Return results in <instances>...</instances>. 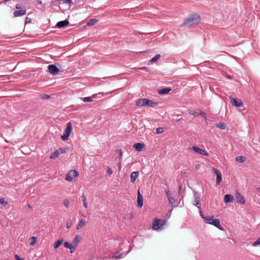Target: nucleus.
Returning a JSON list of instances; mask_svg holds the SVG:
<instances>
[{"label": "nucleus", "instance_id": "nucleus-1", "mask_svg": "<svg viewBox=\"0 0 260 260\" xmlns=\"http://www.w3.org/2000/svg\"><path fill=\"white\" fill-rule=\"evenodd\" d=\"M201 21V18L199 15L195 14L190 15L185 20L182 25L188 28L191 27L199 24Z\"/></svg>", "mask_w": 260, "mask_h": 260}, {"label": "nucleus", "instance_id": "nucleus-2", "mask_svg": "<svg viewBox=\"0 0 260 260\" xmlns=\"http://www.w3.org/2000/svg\"><path fill=\"white\" fill-rule=\"evenodd\" d=\"M213 216H207L205 218L204 222L206 223L213 225L220 230H223V229L220 224V220L218 219H213Z\"/></svg>", "mask_w": 260, "mask_h": 260}, {"label": "nucleus", "instance_id": "nucleus-3", "mask_svg": "<svg viewBox=\"0 0 260 260\" xmlns=\"http://www.w3.org/2000/svg\"><path fill=\"white\" fill-rule=\"evenodd\" d=\"M72 129V126L71 122L67 124V127L63 132V135L61 136V139L65 141L69 137Z\"/></svg>", "mask_w": 260, "mask_h": 260}, {"label": "nucleus", "instance_id": "nucleus-4", "mask_svg": "<svg viewBox=\"0 0 260 260\" xmlns=\"http://www.w3.org/2000/svg\"><path fill=\"white\" fill-rule=\"evenodd\" d=\"M165 224V220H162V219H154V220L153 222L152 228L155 230H158L161 228V226L164 225Z\"/></svg>", "mask_w": 260, "mask_h": 260}, {"label": "nucleus", "instance_id": "nucleus-5", "mask_svg": "<svg viewBox=\"0 0 260 260\" xmlns=\"http://www.w3.org/2000/svg\"><path fill=\"white\" fill-rule=\"evenodd\" d=\"M78 172L75 170H71L66 176V180L68 181H72L74 178L78 176Z\"/></svg>", "mask_w": 260, "mask_h": 260}, {"label": "nucleus", "instance_id": "nucleus-6", "mask_svg": "<svg viewBox=\"0 0 260 260\" xmlns=\"http://www.w3.org/2000/svg\"><path fill=\"white\" fill-rule=\"evenodd\" d=\"M231 104L236 107H242L243 106V102L241 100L236 99L234 97L230 96L229 98Z\"/></svg>", "mask_w": 260, "mask_h": 260}, {"label": "nucleus", "instance_id": "nucleus-7", "mask_svg": "<svg viewBox=\"0 0 260 260\" xmlns=\"http://www.w3.org/2000/svg\"><path fill=\"white\" fill-rule=\"evenodd\" d=\"M49 72L52 75H57L59 72V69L54 64H49L48 66Z\"/></svg>", "mask_w": 260, "mask_h": 260}, {"label": "nucleus", "instance_id": "nucleus-8", "mask_svg": "<svg viewBox=\"0 0 260 260\" xmlns=\"http://www.w3.org/2000/svg\"><path fill=\"white\" fill-rule=\"evenodd\" d=\"M213 172L216 175V184L218 185L222 180V175L220 172L216 168L213 169Z\"/></svg>", "mask_w": 260, "mask_h": 260}, {"label": "nucleus", "instance_id": "nucleus-9", "mask_svg": "<svg viewBox=\"0 0 260 260\" xmlns=\"http://www.w3.org/2000/svg\"><path fill=\"white\" fill-rule=\"evenodd\" d=\"M191 149H192L194 150V151L198 154H200L205 156L208 155V153L205 150H203L197 146H192Z\"/></svg>", "mask_w": 260, "mask_h": 260}, {"label": "nucleus", "instance_id": "nucleus-10", "mask_svg": "<svg viewBox=\"0 0 260 260\" xmlns=\"http://www.w3.org/2000/svg\"><path fill=\"white\" fill-rule=\"evenodd\" d=\"M148 100L146 99H140L137 101L136 105L138 107L147 106Z\"/></svg>", "mask_w": 260, "mask_h": 260}, {"label": "nucleus", "instance_id": "nucleus-11", "mask_svg": "<svg viewBox=\"0 0 260 260\" xmlns=\"http://www.w3.org/2000/svg\"><path fill=\"white\" fill-rule=\"evenodd\" d=\"M26 12V9H21V10L14 11L13 14L15 17H17L24 15Z\"/></svg>", "mask_w": 260, "mask_h": 260}, {"label": "nucleus", "instance_id": "nucleus-12", "mask_svg": "<svg viewBox=\"0 0 260 260\" xmlns=\"http://www.w3.org/2000/svg\"><path fill=\"white\" fill-rule=\"evenodd\" d=\"M69 23V21L66 19L65 20L60 21L57 23L56 26L57 28H62L67 26Z\"/></svg>", "mask_w": 260, "mask_h": 260}, {"label": "nucleus", "instance_id": "nucleus-13", "mask_svg": "<svg viewBox=\"0 0 260 260\" xmlns=\"http://www.w3.org/2000/svg\"><path fill=\"white\" fill-rule=\"evenodd\" d=\"M236 198V201H237V203L241 204H245V200L240 193L237 192Z\"/></svg>", "mask_w": 260, "mask_h": 260}, {"label": "nucleus", "instance_id": "nucleus-14", "mask_svg": "<svg viewBox=\"0 0 260 260\" xmlns=\"http://www.w3.org/2000/svg\"><path fill=\"white\" fill-rule=\"evenodd\" d=\"M138 207L141 208L143 205V196L140 194L139 190L138 192Z\"/></svg>", "mask_w": 260, "mask_h": 260}, {"label": "nucleus", "instance_id": "nucleus-15", "mask_svg": "<svg viewBox=\"0 0 260 260\" xmlns=\"http://www.w3.org/2000/svg\"><path fill=\"white\" fill-rule=\"evenodd\" d=\"M96 96V94H93L91 96L80 98V99L84 102H91Z\"/></svg>", "mask_w": 260, "mask_h": 260}, {"label": "nucleus", "instance_id": "nucleus-16", "mask_svg": "<svg viewBox=\"0 0 260 260\" xmlns=\"http://www.w3.org/2000/svg\"><path fill=\"white\" fill-rule=\"evenodd\" d=\"M138 176H139V172L135 171V172H132L131 174V182L134 183L136 181V179L138 177Z\"/></svg>", "mask_w": 260, "mask_h": 260}, {"label": "nucleus", "instance_id": "nucleus-17", "mask_svg": "<svg viewBox=\"0 0 260 260\" xmlns=\"http://www.w3.org/2000/svg\"><path fill=\"white\" fill-rule=\"evenodd\" d=\"M233 200H234V197L231 194H226L224 196V202L225 203L232 202H233Z\"/></svg>", "mask_w": 260, "mask_h": 260}, {"label": "nucleus", "instance_id": "nucleus-18", "mask_svg": "<svg viewBox=\"0 0 260 260\" xmlns=\"http://www.w3.org/2000/svg\"><path fill=\"white\" fill-rule=\"evenodd\" d=\"M134 147L137 151H141L144 147V144L143 143H137L134 144Z\"/></svg>", "mask_w": 260, "mask_h": 260}, {"label": "nucleus", "instance_id": "nucleus-19", "mask_svg": "<svg viewBox=\"0 0 260 260\" xmlns=\"http://www.w3.org/2000/svg\"><path fill=\"white\" fill-rule=\"evenodd\" d=\"M170 88H164L158 90V93L159 94H168L171 90Z\"/></svg>", "mask_w": 260, "mask_h": 260}, {"label": "nucleus", "instance_id": "nucleus-20", "mask_svg": "<svg viewBox=\"0 0 260 260\" xmlns=\"http://www.w3.org/2000/svg\"><path fill=\"white\" fill-rule=\"evenodd\" d=\"M194 200L193 202V204L197 207L198 205L200 203V198L197 192L194 193Z\"/></svg>", "mask_w": 260, "mask_h": 260}, {"label": "nucleus", "instance_id": "nucleus-21", "mask_svg": "<svg viewBox=\"0 0 260 260\" xmlns=\"http://www.w3.org/2000/svg\"><path fill=\"white\" fill-rule=\"evenodd\" d=\"M86 220L85 219H82L81 220H80L78 224V225L77 226V230H79L81 228H82L83 226H84V225H85L86 224Z\"/></svg>", "mask_w": 260, "mask_h": 260}, {"label": "nucleus", "instance_id": "nucleus-22", "mask_svg": "<svg viewBox=\"0 0 260 260\" xmlns=\"http://www.w3.org/2000/svg\"><path fill=\"white\" fill-rule=\"evenodd\" d=\"M147 106L150 107L156 108L158 106V103L157 102H154L150 100H148Z\"/></svg>", "mask_w": 260, "mask_h": 260}, {"label": "nucleus", "instance_id": "nucleus-23", "mask_svg": "<svg viewBox=\"0 0 260 260\" xmlns=\"http://www.w3.org/2000/svg\"><path fill=\"white\" fill-rule=\"evenodd\" d=\"M168 199L169 200V203L172 207H175L177 206V201L175 200L173 197H169Z\"/></svg>", "mask_w": 260, "mask_h": 260}, {"label": "nucleus", "instance_id": "nucleus-24", "mask_svg": "<svg viewBox=\"0 0 260 260\" xmlns=\"http://www.w3.org/2000/svg\"><path fill=\"white\" fill-rule=\"evenodd\" d=\"M160 57V54H156L154 57H153L152 59H151L149 61V62L150 64L155 62Z\"/></svg>", "mask_w": 260, "mask_h": 260}, {"label": "nucleus", "instance_id": "nucleus-25", "mask_svg": "<svg viewBox=\"0 0 260 260\" xmlns=\"http://www.w3.org/2000/svg\"><path fill=\"white\" fill-rule=\"evenodd\" d=\"M98 22V20L96 19H91L89 20L87 22V25L89 26H92L95 25Z\"/></svg>", "mask_w": 260, "mask_h": 260}, {"label": "nucleus", "instance_id": "nucleus-26", "mask_svg": "<svg viewBox=\"0 0 260 260\" xmlns=\"http://www.w3.org/2000/svg\"><path fill=\"white\" fill-rule=\"evenodd\" d=\"M57 150L58 151L59 154L60 155L61 154L67 153L69 150V148L67 147L60 148Z\"/></svg>", "mask_w": 260, "mask_h": 260}, {"label": "nucleus", "instance_id": "nucleus-27", "mask_svg": "<svg viewBox=\"0 0 260 260\" xmlns=\"http://www.w3.org/2000/svg\"><path fill=\"white\" fill-rule=\"evenodd\" d=\"M63 243V239H60L54 244V248L55 249L57 248L62 243Z\"/></svg>", "mask_w": 260, "mask_h": 260}, {"label": "nucleus", "instance_id": "nucleus-28", "mask_svg": "<svg viewBox=\"0 0 260 260\" xmlns=\"http://www.w3.org/2000/svg\"><path fill=\"white\" fill-rule=\"evenodd\" d=\"M217 127L221 129H224L226 127L225 124L223 122H219L216 124Z\"/></svg>", "mask_w": 260, "mask_h": 260}, {"label": "nucleus", "instance_id": "nucleus-29", "mask_svg": "<svg viewBox=\"0 0 260 260\" xmlns=\"http://www.w3.org/2000/svg\"><path fill=\"white\" fill-rule=\"evenodd\" d=\"M59 155L58 151L57 150H56L50 156V158L51 159H54L56 157H57Z\"/></svg>", "mask_w": 260, "mask_h": 260}, {"label": "nucleus", "instance_id": "nucleus-30", "mask_svg": "<svg viewBox=\"0 0 260 260\" xmlns=\"http://www.w3.org/2000/svg\"><path fill=\"white\" fill-rule=\"evenodd\" d=\"M80 241V238L79 235L76 236L74 239L73 240V243L75 245V246L78 244V243Z\"/></svg>", "mask_w": 260, "mask_h": 260}, {"label": "nucleus", "instance_id": "nucleus-31", "mask_svg": "<svg viewBox=\"0 0 260 260\" xmlns=\"http://www.w3.org/2000/svg\"><path fill=\"white\" fill-rule=\"evenodd\" d=\"M8 204V202L5 201L4 198H0V205H2L3 207H5Z\"/></svg>", "mask_w": 260, "mask_h": 260}, {"label": "nucleus", "instance_id": "nucleus-32", "mask_svg": "<svg viewBox=\"0 0 260 260\" xmlns=\"http://www.w3.org/2000/svg\"><path fill=\"white\" fill-rule=\"evenodd\" d=\"M81 198H82V201H83V203L84 207L85 208H87V202H86V197L83 194L81 196Z\"/></svg>", "mask_w": 260, "mask_h": 260}, {"label": "nucleus", "instance_id": "nucleus-33", "mask_svg": "<svg viewBox=\"0 0 260 260\" xmlns=\"http://www.w3.org/2000/svg\"><path fill=\"white\" fill-rule=\"evenodd\" d=\"M236 159L238 162H243L245 161V158L241 156L237 157Z\"/></svg>", "mask_w": 260, "mask_h": 260}, {"label": "nucleus", "instance_id": "nucleus-34", "mask_svg": "<svg viewBox=\"0 0 260 260\" xmlns=\"http://www.w3.org/2000/svg\"><path fill=\"white\" fill-rule=\"evenodd\" d=\"M252 246L254 247L260 246V237L252 243Z\"/></svg>", "mask_w": 260, "mask_h": 260}, {"label": "nucleus", "instance_id": "nucleus-35", "mask_svg": "<svg viewBox=\"0 0 260 260\" xmlns=\"http://www.w3.org/2000/svg\"><path fill=\"white\" fill-rule=\"evenodd\" d=\"M15 8L16 9H20L21 10V9H25V7L23 6L22 4L18 3L16 5Z\"/></svg>", "mask_w": 260, "mask_h": 260}, {"label": "nucleus", "instance_id": "nucleus-36", "mask_svg": "<svg viewBox=\"0 0 260 260\" xmlns=\"http://www.w3.org/2000/svg\"><path fill=\"white\" fill-rule=\"evenodd\" d=\"M56 1L59 2L62 1V0H56ZM62 1H63L64 3L69 4L70 5L73 4L72 0H62Z\"/></svg>", "mask_w": 260, "mask_h": 260}, {"label": "nucleus", "instance_id": "nucleus-37", "mask_svg": "<svg viewBox=\"0 0 260 260\" xmlns=\"http://www.w3.org/2000/svg\"><path fill=\"white\" fill-rule=\"evenodd\" d=\"M164 128H162V127L157 128L156 130V133L157 134H161V133H164Z\"/></svg>", "mask_w": 260, "mask_h": 260}, {"label": "nucleus", "instance_id": "nucleus-38", "mask_svg": "<svg viewBox=\"0 0 260 260\" xmlns=\"http://www.w3.org/2000/svg\"><path fill=\"white\" fill-rule=\"evenodd\" d=\"M197 207H198V208H199V210H200V216L202 217V218L203 219H204V220H205V218H206V217H207V216H205V215L203 214V212H202V211H201V206H197Z\"/></svg>", "mask_w": 260, "mask_h": 260}, {"label": "nucleus", "instance_id": "nucleus-39", "mask_svg": "<svg viewBox=\"0 0 260 260\" xmlns=\"http://www.w3.org/2000/svg\"><path fill=\"white\" fill-rule=\"evenodd\" d=\"M72 221L71 219H69L68 220L66 224V227L67 229H69L71 227V226L72 225Z\"/></svg>", "mask_w": 260, "mask_h": 260}, {"label": "nucleus", "instance_id": "nucleus-40", "mask_svg": "<svg viewBox=\"0 0 260 260\" xmlns=\"http://www.w3.org/2000/svg\"><path fill=\"white\" fill-rule=\"evenodd\" d=\"M123 253H121L118 255H116V254H114L113 255V257L116 259H119L121 257Z\"/></svg>", "mask_w": 260, "mask_h": 260}, {"label": "nucleus", "instance_id": "nucleus-41", "mask_svg": "<svg viewBox=\"0 0 260 260\" xmlns=\"http://www.w3.org/2000/svg\"><path fill=\"white\" fill-rule=\"evenodd\" d=\"M64 246L67 248H71V246L72 245V244L69 243L68 242H65L63 244Z\"/></svg>", "mask_w": 260, "mask_h": 260}, {"label": "nucleus", "instance_id": "nucleus-42", "mask_svg": "<svg viewBox=\"0 0 260 260\" xmlns=\"http://www.w3.org/2000/svg\"><path fill=\"white\" fill-rule=\"evenodd\" d=\"M63 205L65 207H66L67 208H68L69 207V201L68 200V199H65L64 201H63Z\"/></svg>", "mask_w": 260, "mask_h": 260}, {"label": "nucleus", "instance_id": "nucleus-43", "mask_svg": "<svg viewBox=\"0 0 260 260\" xmlns=\"http://www.w3.org/2000/svg\"><path fill=\"white\" fill-rule=\"evenodd\" d=\"M37 3L41 5V6L39 8L40 9H42V8H43L44 6L42 5V0H36Z\"/></svg>", "mask_w": 260, "mask_h": 260}, {"label": "nucleus", "instance_id": "nucleus-44", "mask_svg": "<svg viewBox=\"0 0 260 260\" xmlns=\"http://www.w3.org/2000/svg\"><path fill=\"white\" fill-rule=\"evenodd\" d=\"M31 21V19L30 18L26 17L25 18V23H30Z\"/></svg>", "mask_w": 260, "mask_h": 260}, {"label": "nucleus", "instance_id": "nucleus-45", "mask_svg": "<svg viewBox=\"0 0 260 260\" xmlns=\"http://www.w3.org/2000/svg\"><path fill=\"white\" fill-rule=\"evenodd\" d=\"M49 98H50V96L47 94H44L42 97V98L43 99H47Z\"/></svg>", "mask_w": 260, "mask_h": 260}, {"label": "nucleus", "instance_id": "nucleus-46", "mask_svg": "<svg viewBox=\"0 0 260 260\" xmlns=\"http://www.w3.org/2000/svg\"><path fill=\"white\" fill-rule=\"evenodd\" d=\"M69 249H70V251L71 253H73V252L75 251V246H73V245H72L71 246V248H69Z\"/></svg>", "mask_w": 260, "mask_h": 260}, {"label": "nucleus", "instance_id": "nucleus-47", "mask_svg": "<svg viewBox=\"0 0 260 260\" xmlns=\"http://www.w3.org/2000/svg\"><path fill=\"white\" fill-rule=\"evenodd\" d=\"M118 153H119V156H120V158H121L122 157V156L123 152H122L121 149H118Z\"/></svg>", "mask_w": 260, "mask_h": 260}, {"label": "nucleus", "instance_id": "nucleus-48", "mask_svg": "<svg viewBox=\"0 0 260 260\" xmlns=\"http://www.w3.org/2000/svg\"><path fill=\"white\" fill-rule=\"evenodd\" d=\"M15 258L16 260H23V259L20 258L17 254L15 255Z\"/></svg>", "mask_w": 260, "mask_h": 260}, {"label": "nucleus", "instance_id": "nucleus-49", "mask_svg": "<svg viewBox=\"0 0 260 260\" xmlns=\"http://www.w3.org/2000/svg\"><path fill=\"white\" fill-rule=\"evenodd\" d=\"M165 193L167 196V198H168L169 197H171V195L170 194V193H169V190H165Z\"/></svg>", "mask_w": 260, "mask_h": 260}, {"label": "nucleus", "instance_id": "nucleus-50", "mask_svg": "<svg viewBox=\"0 0 260 260\" xmlns=\"http://www.w3.org/2000/svg\"><path fill=\"white\" fill-rule=\"evenodd\" d=\"M107 172L109 174H111L112 173V171L111 170V169L109 168V167H108L107 168Z\"/></svg>", "mask_w": 260, "mask_h": 260}, {"label": "nucleus", "instance_id": "nucleus-51", "mask_svg": "<svg viewBox=\"0 0 260 260\" xmlns=\"http://www.w3.org/2000/svg\"><path fill=\"white\" fill-rule=\"evenodd\" d=\"M29 244L31 245H32V237H31L29 239Z\"/></svg>", "mask_w": 260, "mask_h": 260}, {"label": "nucleus", "instance_id": "nucleus-52", "mask_svg": "<svg viewBox=\"0 0 260 260\" xmlns=\"http://www.w3.org/2000/svg\"><path fill=\"white\" fill-rule=\"evenodd\" d=\"M141 69V70H144V71H148V68L147 67H142Z\"/></svg>", "mask_w": 260, "mask_h": 260}, {"label": "nucleus", "instance_id": "nucleus-53", "mask_svg": "<svg viewBox=\"0 0 260 260\" xmlns=\"http://www.w3.org/2000/svg\"><path fill=\"white\" fill-rule=\"evenodd\" d=\"M37 242V237H34V244Z\"/></svg>", "mask_w": 260, "mask_h": 260}, {"label": "nucleus", "instance_id": "nucleus-54", "mask_svg": "<svg viewBox=\"0 0 260 260\" xmlns=\"http://www.w3.org/2000/svg\"><path fill=\"white\" fill-rule=\"evenodd\" d=\"M196 168L197 170L199 169L200 168V165H199V164L197 165L196 166Z\"/></svg>", "mask_w": 260, "mask_h": 260}, {"label": "nucleus", "instance_id": "nucleus-55", "mask_svg": "<svg viewBox=\"0 0 260 260\" xmlns=\"http://www.w3.org/2000/svg\"><path fill=\"white\" fill-rule=\"evenodd\" d=\"M129 216L131 218H133L134 217V215H133V213H129Z\"/></svg>", "mask_w": 260, "mask_h": 260}, {"label": "nucleus", "instance_id": "nucleus-56", "mask_svg": "<svg viewBox=\"0 0 260 260\" xmlns=\"http://www.w3.org/2000/svg\"><path fill=\"white\" fill-rule=\"evenodd\" d=\"M118 168L119 169H121V165H120V164H119L118 165Z\"/></svg>", "mask_w": 260, "mask_h": 260}, {"label": "nucleus", "instance_id": "nucleus-57", "mask_svg": "<svg viewBox=\"0 0 260 260\" xmlns=\"http://www.w3.org/2000/svg\"><path fill=\"white\" fill-rule=\"evenodd\" d=\"M28 207L29 208H31V206L30 204H28Z\"/></svg>", "mask_w": 260, "mask_h": 260}, {"label": "nucleus", "instance_id": "nucleus-58", "mask_svg": "<svg viewBox=\"0 0 260 260\" xmlns=\"http://www.w3.org/2000/svg\"><path fill=\"white\" fill-rule=\"evenodd\" d=\"M98 94H99V95H100V94L103 95V94L102 92H99V93H98Z\"/></svg>", "mask_w": 260, "mask_h": 260}, {"label": "nucleus", "instance_id": "nucleus-59", "mask_svg": "<svg viewBox=\"0 0 260 260\" xmlns=\"http://www.w3.org/2000/svg\"><path fill=\"white\" fill-rule=\"evenodd\" d=\"M228 78H229V79H231V76H228Z\"/></svg>", "mask_w": 260, "mask_h": 260}, {"label": "nucleus", "instance_id": "nucleus-60", "mask_svg": "<svg viewBox=\"0 0 260 260\" xmlns=\"http://www.w3.org/2000/svg\"><path fill=\"white\" fill-rule=\"evenodd\" d=\"M258 191L260 192V187L258 188Z\"/></svg>", "mask_w": 260, "mask_h": 260}, {"label": "nucleus", "instance_id": "nucleus-61", "mask_svg": "<svg viewBox=\"0 0 260 260\" xmlns=\"http://www.w3.org/2000/svg\"><path fill=\"white\" fill-rule=\"evenodd\" d=\"M181 185H180V186H179V190H180V189H181Z\"/></svg>", "mask_w": 260, "mask_h": 260}, {"label": "nucleus", "instance_id": "nucleus-62", "mask_svg": "<svg viewBox=\"0 0 260 260\" xmlns=\"http://www.w3.org/2000/svg\"><path fill=\"white\" fill-rule=\"evenodd\" d=\"M144 52H148V51L147 50H145V51H144Z\"/></svg>", "mask_w": 260, "mask_h": 260}]
</instances>
